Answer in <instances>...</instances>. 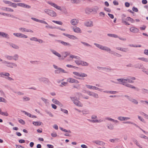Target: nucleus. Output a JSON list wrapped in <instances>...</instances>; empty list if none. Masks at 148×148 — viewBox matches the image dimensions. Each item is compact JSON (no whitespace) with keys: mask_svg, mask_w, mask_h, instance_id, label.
<instances>
[{"mask_svg":"<svg viewBox=\"0 0 148 148\" xmlns=\"http://www.w3.org/2000/svg\"><path fill=\"white\" fill-rule=\"evenodd\" d=\"M110 53L117 57H121L122 56L121 55L114 52L113 51H111L110 52Z\"/></svg>","mask_w":148,"mask_h":148,"instance_id":"bb28decb","label":"nucleus"},{"mask_svg":"<svg viewBox=\"0 0 148 148\" xmlns=\"http://www.w3.org/2000/svg\"><path fill=\"white\" fill-rule=\"evenodd\" d=\"M87 76V75L86 74V73H80V77H86Z\"/></svg>","mask_w":148,"mask_h":148,"instance_id":"09e8293b","label":"nucleus"},{"mask_svg":"<svg viewBox=\"0 0 148 148\" xmlns=\"http://www.w3.org/2000/svg\"><path fill=\"white\" fill-rule=\"evenodd\" d=\"M6 66L10 68H13L14 66H17V65L16 63L9 62Z\"/></svg>","mask_w":148,"mask_h":148,"instance_id":"dca6fc26","label":"nucleus"},{"mask_svg":"<svg viewBox=\"0 0 148 148\" xmlns=\"http://www.w3.org/2000/svg\"><path fill=\"white\" fill-rule=\"evenodd\" d=\"M129 101H130L132 103L135 104L137 105L138 103V102L137 100L132 97L131 98Z\"/></svg>","mask_w":148,"mask_h":148,"instance_id":"cd10ccee","label":"nucleus"},{"mask_svg":"<svg viewBox=\"0 0 148 148\" xmlns=\"http://www.w3.org/2000/svg\"><path fill=\"white\" fill-rule=\"evenodd\" d=\"M24 112V113L25 114L27 115L28 116H29L30 117H32L33 118L36 117L34 116H32V115H31V114H30V113H28L27 112Z\"/></svg>","mask_w":148,"mask_h":148,"instance_id":"79ce46f5","label":"nucleus"},{"mask_svg":"<svg viewBox=\"0 0 148 148\" xmlns=\"http://www.w3.org/2000/svg\"><path fill=\"white\" fill-rule=\"evenodd\" d=\"M38 22H39L41 23H44L45 24L48 25L47 23L45 21L42 20H40L38 19Z\"/></svg>","mask_w":148,"mask_h":148,"instance_id":"8fccbe9b","label":"nucleus"},{"mask_svg":"<svg viewBox=\"0 0 148 148\" xmlns=\"http://www.w3.org/2000/svg\"><path fill=\"white\" fill-rule=\"evenodd\" d=\"M101 50L106 51L108 52L109 53H110V52L111 51V50L110 48L109 47L106 46H103L102 47L101 49Z\"/></svg>","mask_w":148,"mask_h":148,"instance_id":"6ab92c4d","label":"nucleus"},{"mask_svg":"<svg viewBox=\"0 0 148 148\" xmlns=\"http://www.w3.org/2000/svg\"><path fill=\"white\" fill-rule=\"evenodd\" d=\"M13 59L15 61L17 60L19 58V56L17 54H15L14 55L12 56Z\"/></svg>","mask_w":148,"mask_h":148,"instance_id":"f704fd0d","label":"nucleus"},{"mask_svg":"<svg viewBox=\"0 0 148 148\" xmlns=\"http://www.w3.org/2000/svg\"><path fill=\"white\" fill-rule=\"evenodd\" d=\"M70 98L76 105L81 107L83 106V104L77 100V98L75 97H71Z\"/></svg>","mask_w":148,"mask_h":148,"instance_id":"20e7f679","label":"nucleus"},{"mask_svg":"<svg viewBox=\"0 0 148 148\" xmlns=\"http://www.w3.org/2000/svg\"><path fill=\"white\" fill-rule=\"evenodd\" d=\"M121 51L124 52H126L128 51H129V50L127 48H122L121 47Z\"/></svg>","mask_w":148,"mask_h":148,"instance_id":"37998d69","label":"nucleus"},{"mask_svg":"<svg viewBox=\"0 0 148 148\" xmlns=\"http://www.w3.org/2000/svg\"><path fill=\"white\" fill-rule=\"evenodd\" d=\"M3 1L5 4H8L9 6H10L11 5L12 3V2L8 1L3 0Z\"/></svg>","mask_w":148,"mask_h":148,"instance_id":"4c0bfd02","label":"nucleus"},{"mask_svg":"<svg viewBox=\"0 0 148 148\" xmlns=\"http://www.w3.org/2000/svg\"><path fill=\"white\" fill-rule=\"evenodd\" d=\"M10 75V74L9 73L7 72H4L2 73L1 76H0V77L3 78L5 77V79L10 81L14 80V79L12 78L9 77Z\"/></svg>","mask_w":148,"mask_h":148,"instance_id":"423d86ee","label":"nucleus"},{"mask_svg":"<svg viewBox=\"0 0 148 148\" xmlns=\"http://www.w3.org/2000/svg\"><path fill=\"white\" fill-rule=\"evenodd\" d=\"M119 139L118 138H115L113 139H110L109 140V141L113 143H114L115 142H118L119 141Z\"/></svg>","mask_w":148,"mask_h":148,"instance_id":"72a5a7b5","label":"nucleus"},{"mask_svg":"<svg viewBox=\"0 0 148 148\" xmlns=\"http://www.w3.org/2000/svg\"><path fill=\"white\" fill-rule=\"evenodd\" d=\"M86 87L89 89H93L97 90V89H98L97 88V87L94 86H91L90 85L86 84Z\"/></svg>","mask_w":148,"mask_h":148,"instance_id":"4be33fe9","label":"nucleus"},{"mask_svg":"<svg viewBox=\"0 0 148 148\" xmlns=\"http://www.w3.org/2000/svg\"><path fill=\"white\" fill-rule=\"evenodd\" d=\"M48 3L50 5L52 6H53V7H54L55 8V7L57 5L54 3H53L51 2H48Z\"/></svg>","mask_w":148,"mask_h":148,"instance_id":"4d7b16f0","label":"nucleus"},{"mask_svg":"<svg viewBox=\"0 0 148 148\" xmlns=\"http://www.w3.org/2000/svg\"><path fill=\"white\" fill-rule=\"evenodd\" d=\"M0 14H1L4 16H9V14L5 13L3 12H0Z\"/></svg>","mask_w":148,"mask_h":148,"instance_id":"13d9d810","label":"nucleus"},{"mask_svg":"<svg viewBox=\"0 0 148 148\" xmlns=\"http://www.w3.org/2000/svg\"><path fill=\"white\" fill-rule=\"evenodd\" d=\"M132 140L133 141L135 144L138 146L140 148H142V146L140 145L139 143H138L137 140L134 138H132Z\"/></svg>","mask_w":148,"mask_h":148,"instance_id":"5701e85b","label":"nucleus"},{"mask_svg":"<svg viewBox=\"0 0 148 148\" xmlns=\"http://www.w3.org/2000/svg\"><path fill=\"white\" fill-rule=\"evenodd\" d=\"M81 42L84 45L86 46H87L90 47H92V46L91 45H89V44H88L87 43H86V42H82V41H81Z\"/></svg>","mask_w":148,"mask_h":148,"instance_id":"a18cd8bd","label":"nucleus"},{"mask_svg":"<svg viewBox=\"0 0 148 148\" xmlns=\"http://www.w3.org/2000/svg\"><path fill=\"white\" fill-rule=\"evenodd\" d=\"M6 58L9 60H12L13 59L12 56H11L9 55H7L6 56Z\"/></svg>","mask_w":148,"mask_h":148,"instance_id":"6e6d98bb","label":"nucleus"},{"mask_svg":"<svg viewBox=\"0 0 148 148\" xmlns=\"http://www.w3.org/2000/svg\"><path fill=\"white\" fill-rule=\"evenodd\" d=\"M93 142L96 143L97 145H100V143L101 142L99 140H95L93 141Z\"/></svg>","mask_w":148,"mask_h":148,"instance_id":"680f3d73","label":"nucleus"},{"mask_svg":"<svg viewBox=\"0 0 148 148\" xmlns=\"http://www.w3.org/2000/svg\"><path fill=\"white\" fill-rule=\"evenodd\" d=\"M73 30L74 31L77 33H80L82 32V31L78 27H76L75 28H73Z\"/></svg>","mask_w":148,"mask_h":148,"instance_id":"393cba45","label":"nucleus"},{"mask_svg":"<svg viewBox=\"0 0 148 148\" xmlns=\"http://www.w3.org/2000/svg\"><path fill=\"white\" fill-rule=\"evenodd\" d=\"M98 8L97 7H96L95 8H93L92 9L90 10V12H97V11L98 10Z\"/></svg>","mask_w":148,"mask_h":148,"instance_id":"58836bf2","label":"nucleus"},{"mask_svg":"<svg viewBox=\"0 0 148 148\" xmlns=\"http://www.w3.org/2000/svg\"><path fill=\"white\" fill-rule=\"evenodd\" d=\"M141 92L142 93L144 94H148V90L146 89L143 88L141 89Z\"/></svg>","mask_w":148,"mask_h":148,"instance_id":"2f4dec72","label":"nucleus"},{"mask_svg":"<svg viewBox=\"0 0 148 148\" xmlns=\"http://www.w3.org/2000/svg\"><path fill=\"white\" fill-rule=\"evenodd\" d=\"M107 127L108 129L110 130H112L114 128L113 125L112 124L110 125H108Z\"/></svg>","mask_w":148,"mask_h":148,"instance_id":"3c124183","label":"nucleus"},{"mask_svg":"<svg viewBox=\"0 0 148 148\" xmlns=\"http://www.w3.org/2000/svg\"><path fill=\"white\" fill-rule=\"evenodd\" d=\"M44 12L51 16L54 17L56 16V13L53 10L45 9L44 10Z\"/></svg>","mask_w":148,"mask_h":148,"instance_id":"39448f33","label":"nucleus"},{"mask_svg":"<svg viewBox=\"0 0 148 148\" xmlns=\"http://www.w3.org/2000/svg\"><path fill=\"white\" fill-rule=\"evenodd\" d=\"M53 66L55 69H56V70L54 71L55 73L56 74H59L60 73H68L67 72L65 71L62 69L61 68L58 67V66L55 65L53 64Z\"/></svg>","mask_w":148,"mask_h":148,"instance_id":"7ed1b4c3","label":"nucleus"},{"mask_svg":"<svg viewBox=\"0 0 148 148\" xmlns=\"http://www.w3.org/2000/svg\"><path fill=\"white\" fill-rule=\"evenodd\" d=\"M50 51L53 54H54L56 56L59 57H60L61 56L60 54L56 51L52 49H51Z\"/></svg>","mask_w":148,"mask_h":148,"instance_id":"aec40b11","label":"nucleus"},{"mask_svg":"<svg viewBox=\"0 0 148 148\" xmlns=\"http://www.w3.org/2000/svg\"><path fill=\"white\" fill-rule=\"evenodd\" d=\"M134 67L136 69H143V64L141 63H138L134 65Z\"/></svg>","mask_w":148,"mask_h":148,"instance_id":"412c9836","label":"nucleus"},{"mask_svg":"<svg viewBox=\"0 0 148 148\" xmlns=\"http://www.w3.org/2000/svg\"><path fill=\"white\" fill-rule=\"evenodd\" d=\"M84 25L87 27H92L93 26V22L91 21H88L84 23Z\"/></svg>","mask_w":148,"mask_h":148,"instance_id":"ddd939ff","label":"nucleus"},{"mask_svg":"<svg viewBox=\"0 0 148 148\" xmlns=\"http://www.w3.org/2000/svg\"><path fill=\"white\" fill-rule=\"evenodd\" d=\"M13 34L14 36L17 37L25 38H28V36H27L21 33H14Z\"/></svg>","mask_w":148,"mask_h":148,"instance_id":"6e6552de","label":"nucleus"},{"mask_svg":"<svg viewBox=\"0 0 148 148\" xmlns=\"http://www.w3.org/2000/svg\"><path fill=\"white\" fill-rule=\"evenodd\" d=\"M70 57L72 59L73 58L77 59L78 58V57L77 56L73 55H70Z\"/></svg>","mask_w":148,"mask_h":148,"instance_id":"774afa93","label":"nucleus"},{"mask_svg":"<svg viewBox=\"0 0 148 148\" xmlns=\"http://www.w3.org/2000/svg\"><path fill=\"white\" fill-rule=\"evenodd\" d=\"M122 84L131 88H136L135 87L130 84L127 83H124V84Z\"/></svg>","mask_w":148,"mask_h":148,"instance_id":"a878e982","label":"nucleus"},{"mask_svg":"<svg viewBox=\"0 0 148 148\" xmlns=\"http://www.w3.org/2000/svg\"><path fill=\"white\" fill-rule=\"evenodd\" d=\"M0 36L7 39H9L10 38L9 35L3 32H0Z\"/></svg>","mask_w":148,"mask_h":148,"instance_id":"f3484780","label":"nucleus"},{"mask_svg":"<svg viewBox=\"0 0 148 148\" xmlns=\"http://www.w3.org/2000/svg\"><path fill=\"white\" fill-rule=\"evenodd\" d=\"M67 84L68 83L67 82H63L61 83V84L60 85V86L61 87H63V86H66L67 85Z\"/></svg>","mask_w":148,"mask_h":148,"instance_id":"49530a36","label":"nucleus"},{"mask_svg":"<svg viewBox=\"0 0 148 148\" xmlns=\"http://www.w3.org/2000/svg\"><path fill=\"white\" fill-rule=\"evenodd\" d=\"M27 29L24 27H20L19 28V30L22 32H27Z\"/></svg>","mask_w":148,"mask_h":148,"instance_id":"e433bc0d","label":"nucleus"},{"mask_svg":"<svg viewBox=\"0 0 148 148\" xmlns=\"http://www.w3.org/2000/svg\"><path fill=\"white\" fill-rule=\"evenodd\" d=\"M17 3L16 4L15 3H12L11 6L12 7L14 8H16L17 7Z\"/></svg>","mask_w":148,"mask_h":148,"instance_id":"bf43d9fd","label":"nucleus"},{"mask_svg":"<svg viewBox=\"0 0 148 148\" xmlns=\"http://www.w3.org/2000/svg\"><path fill=\"white\" fill-rule=\"evenodd\" d=\"M81 65L83 66H87L89 65V64L86 62L82 61Z\"/></svg>","mask_w":148,"mask_h":148,"instance_id":"c9c22d12","label":"nucleus"},{"mask_svg":"<svg viewBox=\"0 0 148 148\" xmlns=\"http://www.w3.org/2000/svg\"><path fill=\"white\" fill-rule=\"evenodd\" d=\"M126 15L123 14L121 17V22L124 25H130V24L127 21H129L132 23H134L135 22L134 20L132 18L130 17H127L126 18Z\"/></svg>","mask_w":148,"mask_h":148,"instance_id":"f257e3e1","label":"nucleus"},{"mask_svg":"<svg viewBox=\"0 0 148 148\" xmlns=\"http://www.w3.org/2000/svg\"><path fill=\"white\" fill-rule=\"evenodd\" d=\"M38 79L40 82H42L45 83H48L49 82L48 79L45 77L39 78Z\"/></svg>","mask_w":148,"mask_h":148,"instance_id":"2eb2a0df","label":"nucleus"},{"mask_svg":"<svg viewBox=\"0 0 148 148\" xmlns=\"http://www.w3.org/2000/svg\"><path fill=\"white\" fill-rule=\"evenodd\" d=\"M87 94L90 96H92L95 98H98L99 97L97 94L94 92H91L90 91H88L86 92Z\"/></svg>","mask_w":148,"mask_h":148,"instance_id":"0eeeda50","label":"nucleus"},{"mask_svg":"<svg viewBox=\"0 0 148 148\" xmlns=\"http://www.w3.org/2000/svg\"><path fill=\"white\" fill-rule=\"evenodd\" d=\"M108 36H109L114 38H118V36L116 34H107Z\"/></svg>","mask_w":148,"mask_h":148,"instance_id":"473e14b6","label":"nucleus"},{"mask_svg":"<svg viewBox=\"0 0 148 148\" xmlns=\"http://www.w3.org/2000/svg\"><path fill=\"white\" fill-rule=\"evenodd\" d=\"M23 99L24 101H26L29 100L30 98L28 97L25 96L23 97Z\"/></svg>","mask_w":148,"mask_h":148,"instance_id":"603ef678","label":"nucleus"},{"mask_svg":"<svg viewBox=\"0 0 148 148\" xmlns=\"http://www.w3.org/2000/svg\"><path fill=\"white\" fill-rule=\"evenodd\" d=\"M67 81L70 83L78 84L79 82L77 79L72 78H68Z\"/></svg>","mask_w":148,"mask_h":148,"instance_id":"1a4fd4ad","label":"nucleus"},{"mask_svg":"<svg viewBox=\"0 0 148 148\" xmlns=\"http://www.w3.org/2000/svg\"><path fill=\"white\" fill-rule=\"evenodd\" d=\"M103 92L107 93H109L111 94H115L117 92L116 91H107L105 90L103 91Z\"/></svg>","mask_w":148,"mask_h":148,"instance_id":"7c9ffc66","label":"nucleus"},{"mask_svg":"<svg viewBox=\"0 0 148 148\" xmlns=\"http://www.w3.org/2000/svg\"><path fill=\"white\" fill-rule=\"evenodd\" d=\"M17 5L24 8H25L27 9H29L31 8V6L28 5L26 4L23 3H17Z\"/></svg>","mask_w":148,"mask_h":148,"instance_id":"f8f14e48","label":"nucleus"},{"mask_svg":"<svg viewBox=\"0 0 148 148\" xmlns=\"http://www.w3.org/2000/svg\"><path fill=\"white\" fill-rule=\"evenodd\" d=\"M117 80L120 82L119 83L120 84H123L124 83H127V82L130 83H133L134 82L130 79V78L129 79H117ZM112 82L116 84L119 83L118 82Z\"/></svg>","mask_w":148,"mask_h":148,"instance_id":"f03ea898","label":"nucleus"},{"mask_svg":"<svg viewBox=\"0 0 148 148\" xmlns=\"http://www.w3.org/2000/svg\"><path fill=\"white\" fill-rule=\"evenodd\" d=\"M6 9H7V11L12 12H14L13 10L11 8H8Z\"/></svg>","mask_w":148,"mask_h":148,"instance_id":"69168bd1","label":"nucleus"},{"mask_svg":"<svg viewBox=\"0 0 148 148\" xmlns=\"http://www.w3.org/2000/svg\"><path fill=\"white\" fill-rule=\"evenodd\" d=\"M14 92L15 93H17L18 95H23V93L21 92Z\"/></svg>","mask_w":148,"mask_h":148,"instance_id":"338daca9","label":"nucleus"},{"mask_svg":"<svg viewBox=\"0 0 148 148\" xmlns=\"http://www.w3.org/2000/svg\"><path fill=\"white\" fill-rule=\"evenodd\" d=\"M0 114L3 116H6L8 115V114L7 112H0Z\"/></svg>","mask_w":148,"mask_h":148,"instance_id":"ea45409f","label":"nucleus"},{"mask_svg":"<svg viewBox=\"0 0 148 148\" xmlns=\"http://www.w3.org/2000/svg\"><path fill=\"white\" fill-rule=\"evenodd\" d=\"M130 30L131 32L136 33L139 32V30L136 27H132L130 29Z\"/></svg>","mask_w":148,"mask_h":148,"instance_id":"4468645a","label":"nucleus"},{"mask_svg":"<svg viewBox=\"0 0 148 148\" xmlns=\"http://www.w3.org/2000/svg\"><path fill=\"white\" fill-rule=\"evenodd\" d=\"M19 122L23 125H24L25 124V122L22 119L19 120Z\"/></svg>","mask_w":148,"mask_h":148,"instance_id":"0e129e2a","label":"nucleus"},{"mask_svg":"<svg viewBox=\"0 0 148 148\" xmlns=\"http://www.w3.org/2000/svg\"><path fill=\"white\" fill-rule=\"evenodd\" d=\"M46 25V26H45V27L47 28H49V29H55L56 28V27H52V26H50V25Z\"/></svg>","mask_w":148,"mask_h":148,"instance_id":"5fc2aeb1","label":"nucleus"},{"mask_svg":"<svg viewBox=\"0 0 148 148\" xmlns=\"http://www.w3.org/2000/svg\"><path fill=\"white\" fill-rule=\"evenodd\" d=\"M52 101L53 103H55V104H58L59 105H61V103L60 102L58 101L57 100L53 99L52 100Z\"/></svg>","mask_w":148,"mask_h":148,"instance_id":"c85d7f7f","label":"nucleus"},{"mask_svg":"<svg viewBox=\"0 0 148 148\" xmlns=\"http://www.w3.org/2000/svg\"><path fill=\"white\" fill-rule=\"evenodd\" d=\"M118 119L120 121H123L129 119H130V118L128 117L120 116L119 117Z\"/></svg>","mask_w":148,"mask_h":148,"instance_id":"b1692460","label":"nucleus"},{"mask_svg":"<svg viewBox=\"0 0 148 148\" xmlns=\"http://www.w3.org/2000/svg\"><path fill=\"white\" fill-rule=\"evenodd\" d=\"M70 54V53H69L68 52H65V55H64V58H63V59H64V58H65L67 56H68V55H69Z\"/></svg>","mask_w":148,"mask_h":148,"instance_id":"e2e57ef3","label":"nucleus"},{"mask_svg":"<svg viewBox=\"0 0 148 148\" xmlns=\"http://www.w3.org/2000/svg\"><path fill=\"white\" fill-rule=\"evenodd\" d=\"M52 21L54 23L60 25H62L63 24L60 21Z\"/></svg>","mask_w":148,"mask_h":148,"instance_id":"c03bdc74","label":"nucleus"},{"mask_svg":"<svg viewBox=\"0 0 148 148\" xmlns=\"http://www.w3.org/2000/svg\"><path fill=\"white\" fill-rule=\"evenodd\" d=\"M56 41L58 42L61 43L64 46H68L69 47H71V44L67 42L61 40H56Z\"/></svg>","mask_w":148,"mask_h":148,"instance_id":"9b49d317","label":"nucleus"},{"mask_svg":"<svg viewBox=\"0 0 148 148\" xmlns=\"http://www.w3.org/2000/svg\"><path fill=\"white\" fill-rule=\"evenodd\" d=\"M82 60H76L75 61V63L78 65H81Z\"/></svg>","mask_w":148,"mask_h":148,"instance_id":"de8ad7c7","label":"nucleus"},{"mask_svg":"<svg viewBox=\"0 0 148 148\" xmlns=\"http://www.w3.org/2000/svg\"><path fill=\"white\" fill-rule=\"evenodd\" d=\"M10 46L13 48L18 49L19 48V47L16 44L13 43H10Z\"/></svg>","mask_w":148,"mask_h":148,"instance_id":"c756f323","label":"nucleus"},{"mask_svg":"<svg viewBox=\"0 0 148 148\" xmlns=\"http://www.w3.org/2000/svg\"><path fill=\"white\" fill-rule=\"evenodd\" d=\"M94 45H95L97 47L101 50L103 45L95 43H94Z\"/></svg>","mask_w":148,"mask_h":148,"instance_id":"a19ab883","label":"nucleus"},{"mask_svg":"<svg viewBox=\"0 0 148 148\" xmlns=\"http://www.w3.org/2000/svg\"><path fill=\"white\" fill-rule=\"evenodd\" d=\"M63 35L71 39L75 40L77 39V38L76 36L73 35H70L64 33L63 34Z\"/></svg>","mask_w":148,"mask_h":148,"instance_id":"9d476101","label":"nucleus"},{"mask_svg":"<svg viewBox=\"0 0 148 148\" xmlns=\"http://www.w3.org/2000/svg\"><path fill=\"white\" fill-rule=\"evenodd\" d=\"M6 100L4 98L2 97H0V102H3L6 103Z\"/></svg>","mask_w":148,"mask_h":148,"instance_id":"864d4df0","label":"nucleus"},{"mask_svg":"<svg viewBox=\"0 0 148 148\" xmlns=\"http://www.w3.org/2000/svg\"><path fill=\"white\" fill-rule=\"evenodd\" d=\"M79 22V20L77 19L74 18L72 19L70 21L71 23L73 25H77Z\"/></svg>","mask_w":148,"mask_h":148,"instance_id":"a211bd4d","label":"nucleus"},{"mask_svg":"<svg viewBox=\"0 0 148 148\" xmlns=\"http://www.w3.org/2000/svg\"><path fill=\"white\" fill-rule=\"evenodd\" d=\"M73 74H74V75H75L76 76H79V77L80 76V73L79 72H73Z\"/></svg>","mask_w":148,"mask_h":148,"instance_id":"052dcab7","label":"nucleus"}]
</instances>
